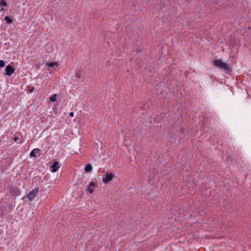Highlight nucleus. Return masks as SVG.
<instances>
[{
    "mask_svg": "<svg viewBox=\"0 0 251 251\" xmlns=\"http://www.w3.org/2000/svg\"><path fill=\"white\" fill-rule=\"evenodd\" d=\"M214 65L223 69L226 74H230L232 72V67L230 64L222 61L221 59H215L213 61Z\"/></svg>",
    "mask_w": 251,
    "mask_h": 251,
    "instance_id": "1",
    "label": "nucleus"
},
{
    "mask_svg": "<svg viewBox=\"0 0 251 251\" xmlns=\"http://www.w3.org/2000/svg\"><path fill=\"white\" fill-rule=\"evenodd\" d=\"M7 187L8 189L9 193L11 196L16 197L21 195V191L18 187L14 186L8 183Z\"/></svg>",
    "mask_w": 251,
    "mask_h": 251,
    "instance_id": "2",
    "label": "nucleus"
},
{
    "mask_svg": "<svg viewBox=\"0 0 251 251\" xmlns=\"http://www.w3.org/2000/svg\"><path fill=\"white\" fill-rule=\"evenodd\" d=\"M13 159L11 158H7L0 162V166L2 167V170H5L8 169L9 166L12 164Z\"/></svg>",
    "mask_w": 251,
    "mask_h": 251,
    "instance_id": "3",
    "label": "nucleus"
},
{
    "mask_svg": "<svg viewBox=\"0 0 251 251\" xmlns=\"http://www.w3.org/2000/svg\"><path fill=\"white\" fill-rule=\"evenodd\" d=\"M39 191V188L38 187H36L34 188V189L32 190L31 191H30V192L26 196L30 201H32L33 200L35 197L38 195Z\"/></svg>",
    "mask_w": 251,
    "mask_h": 251,
    "instance_id": "4",
    "label": "nucleus"
},
{
    "mask_svg": "<svg viewBox=\"0 0 251 251\" xmlns=\"http://www.w3.org/2000/svg\"><path fill=\"white\" fill-rule=\"evenodd\" d=\"M113 174L112 173H109L107 172L104 177L102 178V181L104 183H107L110 182L113 178Z\"/></svg>",
    "mask_w": 251,
    "mask_h": 251,
    "instance_id": "5",
    "label": "nucleus"
},
{
    "mask_svg": "<svg viewBox=\"0 0 251 251\" xmlns=\"http://www.w3.org/2000/svg\"><path fill=\"white\" fill-rule=\"evenodd\" d=\"M14 68L10 65H8L6 66L5 69V75L10 76L11 75H12V74H13L14 73Z\"/></svg>",
    "mask_w": 251,
    "mask_h": 251,
    "instance_id": "6",
    "label": "nucleus"
},
{
    "mask_svg": "<svg viewBox=\"0 0 251 251\" xmlns=\"http://www.w3.org/2000/svg\"><path fill=\"white\" fill-rule=\"evenodd\" d=\"M41 151V150L38 148H36L33 149L30 153L29 156L30 157H39L40 155V152Z\"/></svg>",
    "mask_w": 251,
    "mask_h": 251,
    "instance_id": "7",
    "label": "nucleus"
},
{
    "mask_svg": "<svg viewBox=\"0 0 251 251\" xmlns=\"http://www.w3.org/2000/svg\"><path fill=\"white\" fill-rule=\"evenodd\" d=\"M59 168V163L56 161H54L51 166V171L54 173L57 172Z\"/></svg>",
    "mask_w": 251,
    "mask_h": 251,
    "instance_id": "8",
    "label": "nucleus"
},
{
    "mask_svg": "<svg viewBox=\"0 0 251 251\" xmlns=\"http://www.w3.org/2000/svg\"><path fill=\"white\" fill-rule=\"evenodd\" d=\"M96 186V184L93 182H91L88 187V191H89L90 194L93 193L94 191L95 187Z\"/></svg>",
    "mask_w": 251,
    "mask_h": 251,
    "instance_id": "9",
    "label": "nucleus"
},
{
    "mask_svg": "<svg viewBox=\"0 0 251 251\" xmlns=\"http://www.w3.org/2000/svg\"><path fill=\"white\" fill-rule=\"evenodd\" d=\"M7 214L6 212V206H2L0 207V215L1 216L6 215Z\"/></svg>",
    "mask_w": 251,
    "mask_h": 251,
    "instance_id": "10",
    "label": "nucleus"
},
{
    "mask_svg": "<svg viewBox=\"0 0 251 251\" xmlns=\"http://www.w3.org/2000/svg\"><path fill=\"white\" fill-rule=\"evenodd\" d=\"M7 5V2L5 0H0V6L1 8V10H4V7H6Z\"/></svg>",
    "mask_w": 251,
    "mask_h": 251,
    "instance_id": "11",
    "label": "nucleus"
},
{
    "mask_svg": "<svg viewBox=\"0 0 251 251\" xmlns=\"http://www.w3.org/2000/svg\"><path fill=\"white\" fill-rule=\"evenodd\" d=\"M92 166L90 164H87L84 170L86 172H90L92 170Z\"/></svg>",
    "mask_w": 251,
    "mask_h": 251,
    "instance_id": "12",
    "label": "nucleus"
},
{
    "mask_svg": "<svg viewBox=\"0 0 251 251\" xmlns=\"http://www.w3.org/2000/svg\"><path fill=\"white\" fill-rule=\"evenodd\" d=\"M4 20L8 24H10L13 22L12 18L9 16H6L4 17Z\"/></svg>",
    "mask_w": 251,
    "mask_h": 251,
    "instance_id": "13",
    "label": "nucleus"
},
{
    "mask_svg": "<svg viewBox=\"0 0 251 251\" xmlns=\"http://www.w3.org/2000/svg\"><path fill=\"white\" fill-rule=\"evenodd\" d=\"M48 66L49 67L52 68L54 66H57L58 63L57 62H51L48 64Z\"/></svg>",
    "mask_w": 251,
    "mask_h": 251,
    "instance_id": "14",
    "label": "nucleus"
},
{
    "mask_svg": "<svg viewBox=\"0 0 251 251\" xmlns=\"http://www.w3.org/2000/svg\"><path fill=\"white\" fill-rule=\"evenodd\" d=\"M56 98H57V94H54L50 98V101L54 102L56 100Z\"/></svg>",
    "mask_w": 251,
    "mask_h": 251,
    "instance_id": "15",
    "label": "nucleus"
},
{
    "mask_svg": "<svg viewBox=\"0 0 251 251\" xmlns=\"http://www.w3.org/2000/svg\"><path fill=\"white\" fill-rule=\"evenodd\" d=\"M82 73L81 72V71L80 70H79L75 73V76L77 77V78H78V79L80 78L82 76Z\"/></svg>",
    "mask_w": 251,
    "mask_h": 251,
    "instance_id": "16",
    "label": "nucleus"
},
{
    "mask_svg": "<svg viewBox=\"0 0 251 251\" xmlns=\"http://www.w3.org/2000/svg\"><path fill=\"white\" fill-rule=\"evenodd\" d=\"M27 91L30 92V93H32L33 92L34 90V87L33 86H27Z\"/></svg>",
    "mask_w": 251,
    "mask_h": 251,
    "instance_id": "17",
    "label": "nucleus"
},
{
    "mask_svg": "<svg viewBox=\"0 0 251 251\" xmlns=\"http://www.w3.org/2000/svg\"><path fill=\"white\" fill-rule=\"evenodd\" d=\"M5 65V62L2 60H0V68L4 67Z\"/></svg>",
    "mask_w": 251,
    "mask_h": 251,
    "instance_id": "18",
    "label": "nucleus"
},
{
    "mask_svg": "<svg viewBox=\"0 0 251 251\" xmlns=\"http://www.w3.org/2000/svg\"><path fill=\"white\" fill-rule=\"evenodd\" d=\"M142 51V48L140 47H138L136 50V52L137 53H140Z\"/></svg>",
    "mask_w": 251,
    "mask_h": 251,
    "instance_id": "19",
    "label": "nucleus"
},
{
    "mask_svg": "<svg viewBox=\"0 0 251 251\" xmlns=\"http://www.w3.org/2000/svg\"><path fill=\"white\" fill-rule=\"evenodd\" d=\"M7 205L8 206L9 208L10 209V211H11L13 209V208H13L12 204L8 203Z\"/></svg>",
    "mask_w": 251,
    "mask_h": 251,
    "instance_id": "20",
    "label": "nucleus"
},
{
    "mask_svg": "<svg viewBox=\"0 0 251 251\" xmlns=\"http://www.w3.org/2000/svg\"><path fill=\"white\" fill-rule=\"evenodd\" d=\"M19 139V137H17V136H14L13 137V140L14 141V142H17Z\"/></svg>",
    "mask_w": 251,
    "mask_h": 251,
    "instance_id": "21",
    "label": "nucleus"
},
{
    "mask_svg": "<svg viewBox=\"0 0 251 251\" xmlns=\"http://www.w3.org/2000/svg\"><path fill=\"white\" fill-rule=\"evenodd\" d=\"M69 116L71 117H73L74 116V113L73 112H71L69 113Z\"/></svg>",
    "mask_w": 251,
    "mask_h": 251,
    "instance_id": "22",
    "label": "nucleus"
},
{
    "mask_svg": "<svg viewBox=\"0 0 251 251\" xmlns=\"http://www.w3.org/2000/svg\"><path fill=\"white\" fill-rule=\"evenodd\" d=\"M16 134H18L19 135L21 136V137H23V135L20 132H16L15 135H16Z\"/></svg>",
    "mask_w": 251,
    "mask_h": 251,
    "instance_id": "23",
    "label": "nucleus"
},
{
    "mask_svg": "<svg viewBox=\"0 0 251 251\" xmlns=\"http://www.w3.org/2000/svg\"><path fill=\"white\" fill-rule=\"evenodd\" d=\"M24 142V140H22L21 141V142L19 143L20 144H22L23 143V142Z\"/></svg>",
    "mask_w": 251,
    "mask_h": 251,
    "instance_id": "24",
    "label": "nucleus"
},
{
    "mask_svg": "<svg viewBox=\"0 0 251 251\" xmlns=\"http://www.w3.org/2000/svg\"><path fill=\"white\" fill-rule=\"evenodd\" d=\"M157 8V9H162V7H160V8Z\"/></svg>",
    "mask_w": 251,
    "mask_h": 251,
    "instance_id": "25",
    "label": "nucleus"
}]
</instances>
